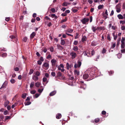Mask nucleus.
Returning a JSON list of instances; mask_svg holds the SVG:
<instances>
[{
	"label": "nucleus",
	"instance_id": "obj_1",
	"mask_svg": "<svg viewBox=\"0 0 125 125\" xmlns=\"http://www.w3.org/2000/svg\"><path fill=\"white\" fill-rule=\"evenodd\" d=\"M49 67V64L47 62H44L42 65V68L45 70L47 69Z\"/></svg>",
	"mask_w": 125,
	"mask_h": 125
},
{
	"label": "nucleus",
	"instance_id": "obj_2",
	"mask_svg": "<svg viewBox=\"0 0 125 125\" xmlns=\"http://www.w3.org/2000/svg\"><path fill=\"white\" fill-rule=\"evenodd\" d=\"M70 54L71 55V58L72 59H74L77 56L76 53L73 51L70 52Z\"/></svg>",
	"mask_w": 125,
	"mask_h": 125
},
{
	"label": "nucleus",
	"instance_id": "obj_3",
	"mask_svg": "<svg viewBox=\"0 0 125 125\" xmlns=\"http://www.w3.org/2000/svg\"><path fill=\"white\" fill-rule=\"evenodd\" d=\"M81 62L79 61L77 62V64L75 63L74 65V67L75 68H76L78 67H80L81 65Z\"/></svg>",
	"mask_w": 125,
	"mask_h": 125
},
{
	"label": "nucleus",
	"instance_id": "obj_4",
	"mask_svg": "<svg viewBox=\"0 0 125 125\" xmlns=\"http://www.w3.org/2000/svg\"><path fill=\"white\" fill-rule=\"evenodd\" d=\"M10 38L12 40H11V41H13L15 42H17V38L14 36L11 35L10 36Z\"/></svg>",
	"mask_w": 125,
	"mask_h": 125
},
{
	"label": "nucleus",
	"instance_id": "obj_5",
	"mask_svg": "<svg viewBox=\"0 0 125 125\" xmlns=\"http://www.w3.org/2000/svg\"><path fill=\"white\" fill-rule=\"evenodd\" d=\"M89 20V19L88 18H84L81 20L82 23L83 24H85L86 22H87Z\"/></svg>",
	"mask_w": 125,
	"mask_h": 125
},
{
	"label": "nucleus",
	"instance_id": "obj_6",
	"mask_svg": "<svg viewBox=\"0 0 125 125\" xmlns=\"http://www.w3.org/2000/svg\"><path fill=\"white\" fill-rule=\"evenodd\" d=\"M62 77L63 79H64L65 77L62 75V73L60 72H59L57 73L56 77Z\"/></svg>",
	"mask_w": 125,
	"mask_h": 125
},
{
	"label": "nucleus",
	"instance_id": "obj_7",
	"mask_svg": "<svg viewBox=\"0 0 125 125\" xmlns=\"http://www.w3.org/2000/svg\"><path fill=\"white\" fill-rule=\"evenodd\" d=\"M66 66H67V70H69L70 68H72V67H73V65L72 64H71L70 65H69V63L68 62H67L66 64Z\"/></svg>",
	"mask_w": 125,
	"mask_h": 125
},
{
	"label": "nucleus",
	"instance_id": "obj_8",
	"mask_svg": "<svg viewBox=\"0 0 125 125\" xmlns=\"http://www.w3.org/2000/svg\"><path fill=\"white\" fill-rule=\"evenodd\" d=\"M36 35V33L35 32H33L30 35V39H32Z\"/></svg>",
	"mask_w": 125,
	"mask_h": 125
},
{
	"label": "nucleus",
	"instance_id": "obj_9",
	"mask_svg": "<svg viewBox=\"0 0 125 125\" xmlns=\"http://www.w3.org/2000/svg\"><path fill=\"white\" fill-rule=\"evenodd\" d=\"M92 30L94 32L98 30V27L92 26Z\"/></svg>",
	"mask_w": 125,
	"mask_h": 125
},
{
	"label": "nucleus",
	"instance_id": "obj_10",
	"mask_svg": "<svg viewBox=\"0 0 125 125\" xmlns=\"http://www.w3.org/2000/svg\"><path fill=\"white\" fill-rule=\"evenodd\" d=\"M51 62L52 63V65L54 66L55 65L56 61V60L54 59H52L51 60Z\"/></svg>",
	"mask_w": 125,
	"mask_h": 125
},
{
	"label": "nucleus",
	"instance_id": "obj_11",
	"mask_svg": "<svg viewBox=\"0 0 125 125\" xmlns=\"http://www.w3.org/2000/svg\"><path fill=\"white\" fill-rule=\"evenodd\" d=\"M7 83H8L7 81H5L2 84V86H1V87L0 88V89L2 88H3L5 87V86H6L7 85Z\"/></svg>",
	"mask_w": 125,
	"mask_h": 125
},
{
	"label": "nucleus",
	"instance_id": "obj_12",
	"mask_svg": "<svg viewBox=\"0 0 125 125\" xmlns=\"http://www.w3.org/2000/svg\"><path fill=\"white\" fill-rule=\"evenodd\" d=\"M42 81L43 83L46 82L45 84L44 85H45L46 84H47L48 82V81L47 80V78L45 77L43 78L42 79Z\"/></svg>",
	"mask_w": 125,
	"mask_h": 125
},
{
	"label": "nucleus",
	"instance_id": "obj_13",
	"mask_svg": "<svg viewBox=\"0 0 125 125\" xmlns=\"http://www.w3.org/2000/svg\"><path fill=\"white\" fill-rule=\"evenodd\" d=\"M89 77V76L88 74L85 73L83 75V77L84 79H86Z\"/></svg>",
	"mask_w": 125,
	"mask_h": 125
},
{
	"label": "nucleus",
	"instance_id": "obj_14",
	"mask_svg": "<svg viewBox=\"0 0 125 125\" xmlns=\"http://www.w3.org/2000/svg\"><path fill=\"white\" fill-rule=\"evenodd\" d=\"M98 44L96 41H93L91 43V45L93 46H95L97 45Z\"/></svg>",
	"mask_w": 125,
	"mask_h": 125
},
{
	"label": "nucleus",
	"instance_id": "obj_15",
	"mask_svg": "<svg viewBox=\"0 0 125 125\" xmlns=\"http://www.w3.org/2000/svg\"><path fill=\"white\" fill-rule=\"evenodd\" d=\"M87 39L86 37L85 36H84L82 37L81 39V41L82 42H83L85 41H86Z\"/></svg>",
	"mask_w": 125,
	"mask_h": 125
},
{
	"label": "nucleus",
	"instance_id": "obj_16",
	"mask_svg": "<svg viewBox=\"0 0 125 125\" xmlns=\"http://www.w3.org/2000/svg\"><path fill=\"white\" fill-rule=\"evenodd\" d=\"M49 16L51 17L52 18H54L56 19L57 18V17L54 14H50L49 15Z\"/></svg>",
	"mask_w": 125,
	"mask_h": 125
},
{
	"label": "nucleus",
	"instance_id": "obj_17",
	"mask_svg": "<svg viewBox=\"0 0 125 125\" xmlns=\"http://www.w3.org/2000/svg\"><path fill=\"white\" fill-rule=\"evenodd\" d=\"M0 54L1 56L2 57H5L7 55V54L6 53H1L0 52Z\"/></svg>",
	"mask_w": 125,
	"mask_h": 125
},
{
	"label": "nucleus",
	"instance_id": "obj_18",
	"mask_svg": "<svg viewBox=\"0 0 125 125\" xmlns=\"http://www.w3.org/2000/svg\"><path fill=\"white\" fill-rule=\"evenodd\" d=\"M9 102L8 100H6L4 104V106L5 107H7L9 103Z\"/></svg>",
	"mask_w": 125,
	"mask_h": 125
},
{
	"label": "nucleus",
	"instance_id": "obj_19",
	"mask_svg": "<svg viewBox=\"0 0 125 125\" xmlns=\"http://www.w3.org/2000/svg\"><path fill=\"white\" fill-rule=\"evenodd\" d=\"M57 46L58 49H60L61 50H62L63 49V47L60 45L58 44L57 45Z\"/></svg>",
	"mask_w": 125,
	"mask_h": 125
},
{
	"label": "nucleus",
	"instance_id": "obj_20",
	"mask_svg": "<svg viewBox=\"0 0 125 125\" xmlns=\"http://www.w3.org/2000/svg\"><path fill=\"white\" fill-rule=\"evenodd\" d=\"M117 17L119 19H123L124 18L123 17L122 15L119 14L117 15Z\"/></svg>",
	"mask_w": 125,
	"mask_h": 125
},
{
	"label": "nucleus",
	"instance_id": "obj_21",
	"mask_svg": "<svg viewBox=\"0 0 125 125\" xmlns=\"http://www.w3.org/2000/svg\"><path fill=\"white\" fill-rule=\"evenodd\" d=\"M61 44L62 45H64L65 44V42L64 40L62 39V37H61Z\"/></svg>",
	"mask_w": 125,
	"mask_h": 125
},
{
	"label": "nucleus",
	"instance_id": "obj_22",
	"mask_svg": "<svg viewBox=\"0 0 125 125\" xmlns=\"http://www.w3.org/2000/svg\"><path fill=\"white\" fill-rule=\"evenodd\" d=\"M62 116L61 114H58L56 115V118L57 119H59Z\"/></svg>",
	"mask_w": 125,
	"mask_h": 125
},
{
	"label": "nucleus",
	"instance_id": "obj_23",
	"mask_svg": "<svg viewBox=\"0 0 125 125\" xmlns=\"http://www.w3.org/2000/svg\"><path fill=\"white\" fill-rule=\"evenodd\" d=\"M117 8H116V12H118L119 13L121 11V10L119 8L120 7H119L118 6V4L117 6Z\"/></svg>",
	"mask_w": 125,
	"mask_h": 125
},
{
	"label": "nucleus",
	"instance_id": "obj_24",
	"mask_svg": "<svg viewBox=\"0 0 125 125\" xmlns=\"http://www.w3.org/2000/svg\"><path fill=\"white\" fill-rule=\"evenodd\" d=\"M56 93V92L55 91H53L50 94V96H53Z\"/></svg>",
	"mask_w": 125,
	"mask_h": 125
},
{
	"label": "nucleus",
	"instance_id": "obj_25",
	"mask_svg": "<svg viewBox=\"0 0 125 125\" xmlns=\"http://www.w3.org/2000/svg\"><path fill=\"white\" fill-rule=\"evenodd\" d=\"M73 50L75 51H77L78 49V47L77 46H74L73 48Z\"/></svg>",
	"mask_w": 125,
	"mask_h": 125
},
{
	"label": "nucleus",
	"instance_id": "obj_26",
	"mask_svg": "<svg viewBox=\"0 0 125 125\" xmlns=\"http://www.w3.org/2000/svg\"><path fill=\"white\" fill-rule=\"evenodd\" d=\"M84 56H87L88 57L89 56L90 54L88 52L86 51L84 52H83Z\"/></svg>",
	"mask_w": 125,
	"mask_h": 125
},
{
	"label": "nucleus",
	"instance_id": "obj_27",
	"mask_svg": "<svg viewBox=\"0 0 125 125\" xmlns=\"http://www.w3.org/2000/svg\"><path fill=\"white\" fill-rule=\"evenodd\" d=\"M73 30L72 29H67V31H66V32H69V33H72L73 31Z\"/></svg>",
	"mask_w": 125,
	"mask_h": 125
},
{
	"label": "nucleus",
	"instance_id": "obj_28",
	"mask_svg": "<svg viewBox=\"0 0 125 125\" xmlns=\"http://www.w3.org/2000/svg\"><path fill=\"white\" fill-rule=\"evenodd\" d=\"M98 30H105V28L104 27L100 26V27H98Z\"/></svg>",
	"mask_w": 125,
	"mask_h": 125
},
{
	"label": "nucleus",
	"instance_id": "obj_29",
	"mask_svg": "<svg viewBox=\"0 0 125 125\" xmlns=\"http://www.w3.org/2000/svg\"><path fill=\"white\" fill-rule=\"evenodd\" d=\"M74 73H75V74L77 76L79 75V71H78L76 70H75L74 71Z\"/></svg>",
	"mask_w": 125,
	"mask_h": 125
},
{
	"label": "nucleus",
	"instance_id": "obj_30",
	"mask_svg": "<svg viewBox=\"0 0 125 125\" xmlns=\"http://www.w3.org/2000/svg\"><path fill=\"white\" fill-rule=\"evenodd\" d=\"M125 43H121V49H123L125 48Z\"/></svg>",
	"mask_w": 125,
	"mask_h": 125
},
{
	"label": "nucleus",
	"instance_id": "obj_31",
	"mask_svg": "<svg viewBox=\"0 0 125 125\" xmlns=\"http://www.w3.org/2000/svg\"><path fill=\"white\" fill-rule=\"evenodd\" d=\"M80 88L85 89L86 88V85L84 84H82Z\"/></svg>",
	"mask_w": 125,
	"mask_h": 125
},
{
	"label": "nucleus",
	"instance_id": "obj_32",
	"mask_svg": "<svg viewBox=\"0 0 125 125\" xmlns=\"http://www.w3.org/2000/svg\"><path fill=\"white\" fill-rule=\"evenodd\" d=\"M104 7V6L103 5H100L98 6V9L99 10L103 8Z\"/></svg>",
	"mask_w": 125,
	"mask_h": 125
},
{
	"label": "nucleus",
	"instance_id": "obj_33",
	"mask_svg": "<svg viewBox=\"0 0 125 125\" xmlns=\"http://www.w3.org/2000/svg\"><path fill=\"white\" fill-rule=\"evenodd\" d=\"M33 79L34 80H38V77L35 76L34 75L33 77Z\"/></svg>",
	"mask_w": 125,
	"mask_h": 125
},
{
	"label": "nucleus",
	"instance_id": "obj_34",
	"mask_svg": "<svg viewBox=\"0 0 125 125\" xmlns=\"http://www.w3.org/2000/svg\"><path fill=\"white\" fill-rule=\"evenodd\" d=\"M40 83L39 82L36 83L35 84V85L36 86L38 87L40 86Z\"/></svg>",
	"mask_w": 125,
	"mask_h": 125
},
{
	"label": "nucleus",
	"instance_id": "obj_35",
	"mask_svg": "<svg viewBox=\"0 0 125 125\" xmlns=\"http://www.w3.org/2000/svg\"><path fill=\"white\" fill-rule=\"evenodd\" d=\"M34 72V70L32 69H31L30 70V72L29 73V75H31V74L32 73Z\"/></svg>",
	"mask_w": 125,
	"mask_h": 125
},
{
	"label": "nucleus",
	"instance_id": "obj_36",
	"mask_svg": "<svg viewBox=\"0 0 125 125\" xmlns=\"http://www.w3.org/2000/svg\"><path fill=\"white\" fill-rule=\"evenodd\" d=\"M5 121H6L8 119H10L11 118V117L10 116H5Z\"/></svg>",
	"mask_w": 125,
	"mask_h": 125
},
{
	"label": "nucleus",
	"instance_id": "obj_37",
	"mask_svg": "<svg viewBox=\"0 0 125 125\" xmlns=\"http://www.w3.org/2000/svg\"><path fill=\"white\" fill-rule=\"evenodd\" d=\"M24 103L25 105H28L31 104V102L28 101L26 102H25Z\"/></svg>",
	"mask_w": 125,
	"mask_h": 125
},
{
	"label": "nucleus",
	"instance_id": "obj_38",
	"mask_svg": "<svg viewBox=\"0 0 125 125\" xmlns=\"http://www.w3.org/2000/svg\"><path fill=\"white\" fill-rule=\"evenodd\" d=\"M103 15H108V14L107 13V10H105V12L104 13V12H103Z\"/></svg>",
	"mask_w": 125,
	"mask_h": 125
},
{
	"label": "nucleus",
	"instance_id": "obj_39",
	"mask_svg": "<svg viewBox=\"0 0 125 125\" xmlns=\"http://www.w3.org/2000/svg\"><path fill=\"white\" fill-rule=\"evenodd\" d=\"M34 82H32L31 83L30 87L31 88L33 87L34 85Z\"/></svg>",
	"mask_w": 125,
	"mask_h": 125
},
{
	"label": "nucleus",
	"instance_id": "obj_40",
	"mask_svg": "<svg viewBox=\"0 0 125 125\" xmlns=\"http://www.w3.org/2000/svg\"><path fill=\"white\" fill-rule=\"evenodd\" d=\"M74 8H73L72 9V10L73 12L74 13L78 11V10L76 9H75Z\"/></svg>",
	"mask_w": 125,
	"mask_h": 125
},
{
	"label": "nucleus",
	"instance_id": "obj_41",
	"mask_svg": "<svg viewBox=\"0 0 125 125\" xmlns=\"http://www.w3.org/2000/svg\"><path fill=\"white\" fill-rule=\"evenodd\" d=\"M40 73L38 71H37L36 72L35 75L37 76H40Z\"/></svg>",
	"mask_w": 125,
	"mask_h": 125
},
{
	"label": "nucleus",
	"instance_id": "obj_42",
	"mask_svg": "<svg viewBox=\"0 0 125 125\" xmlns=\"http://www.w3.org/2000/svg\"><path fill=\"white\" fill-rule=\"evenodd\" d=\"M4 116L3 115L0 114V118L2 120V121H3V119L4 118Z\"/></svg>",
	"mask_w": 125,
	"mask_h": 125
},
{
	"label": "nucleus",
	"instance_id": "obj_43",
	"mask_svg": "<svg viewBox=\"0 0 125 125\" xmlns=\"http://www.w3.org/2000/svg\"><path fill=\"white\" fill-rule=\"evenodd\" d=\"M106 50L104 48L103 49L102 53H104L106 52Z\"/></svg>",
	"mask_w": 125,
	"mask_h": 125
},
{
	"label": "nucleus",
	"instance_id": "obj_44",
	"mask_svg": "<svg viewBox=\"0 0 125 125\" xmlns=\"http://www.w3.org/2000/svg\"><path fill=\"white\" fill-rule=\"evenodd\" d=\"M26 96V93H24L23 94L22 96V97L23 98H25Z\"/></svg>",
	"mask_w": 125,
	"mask_h": 125
},
{
	"label": "nucleus",
	"instance_id": "obj_45",
	"mask_svg": "<svg viewBox=\"0 0 125 125\" xmlns=\"http://www.w3.org/2000/svg\"><path fill=\"white\" fill-rule=\"evenodd\" d=\"M78 43V41H74V42L73 43V44L75 45H77Z\"/></svg>",
	"mask_w": 125,
	"mask_h": 125
},
{
	"label": "nucleus",
	"instance_id": "obj_46",
	"mask_svg": "<svg viewBox=\"0 0 125 125\" xmlns=\"http://www.w3.org/2000/svg\"><path fill=\"white\" fill-rule=\"evenodd\" d=\"M100 119L99 118H96L95 120V122L96 123H97L99 121Z\"/></svg>",
	"mask_w": 125,
	"mask_h": 125
},
{
	"label": "nucleus",
	"instance_id": "obj_47",
	"mask_svg": "<svg viewBox=\"0 0 125 125\" xmlns=\"http://www.w3.org/2000/svg\"><path fill=\"white\" fill-rule=\"evenodd\" d=\"M120 24H122L123 25L125 24V21H120Z\"/></svg>",
	"mask_w": 125,
	"mask_h": 125
},
{
	"label": "nucleus",
	"instance_id": "obj_48",
	"mask_svg": "<svg viewBox=\"0 0 125 125\" xmlns=\"http://www.w3.org/2000/svg\"><path fill=\"white\" fill-rule=\"evenodd\" d=\"M113 35L114 36V39L115 40H116V39H117V35H116V36H115L114 33H113Z\"/></svg>",
	"mask_w": 125,
	"mask_h": 125
},
{
	"label": "nucleus",
	"instance_id": "obj_49",
	"mask_svg": "<svg viewBox=\"0 0 125 125\" xmlns=\"http://www.w3.org/2000/svg\"><path fill=\"white\" fill-rule=\"evenodd\" d=\"M10 82L11 83H14L15 82V81L14 79H11L10 81Z\"/></svg>",
	"mask_w": 125,
	"mask_h": 125
},
{
	"label": "nucleus",
	"instance_id": "obj_50",
	"mask_svg": "<svg viewBox=\"0 0 125 125\" xmlns=\"http://www.w3.org/2000/svg\"><path fill=\"white\" fill-rule=\"evenodd\" d=\"M51 10L53 13H55V10L54 8H51Z\"/></svg>",
	"mask_w": 125,
	"mask_h": 125
},
{
	"label": "nucleus",
	"instance_id": "obj_51",
	"mask_svg": "<svg viewBox=\"0 0 125 125\" xmlns=\"http://www.w3.org/2000/svg\"><path fill=\"white\" fill-rule=\"evenodd\" d=\"M36 92V91L35 90H33L31 91V93L32 94H34Z\"/></svg>",
	"mask_w": 125,
	"mask_h": 125
},
{
	"label": "nucleus",
	"instance_id": "obj_52",
	"mask_svg": "<svg viewBox=\"0 0 125 125\" xmlns=\"http://www.w3.org/2000/svg\"><path fill=\"white\" fill-rule=\"evenodd\" d=\"M51 74L52 75L53 77L55 76L56 75L55 73L54 72H51Z\"/></svg>",
	"mask_w": 125,
	"mask_h": 125
},
{
	"label": "nucleus",
	"instance_id": "obj_53",
	"mask_svg": "<svg viewBox=\"0 0 125 125\" xmlns=\"http://www.w3.org/2000/svg\"><path fill=\"white\" fill-rule=\"evenodd\" d=\"M79 35V34L78 33H76V36L75 37V39H77L78 38V36Z\"/></svg>",
	"mask_w": 125,
	"mask_h": 125
},
{
	"label": "nucleus",
	"instance_id": "obj_54",
	"mask_svg": "<svg viewBox=\"0 0 125 125\" xmlns=\"http://www.w3.org/2000/svg\"><path fill=\"white\" fill-rule=\"evenodd\" d=\"M67 18L66 17L65 18V19L63 20H61V23H62L63 22H64L66 21H67Z\"/></svg>",
	"mask_w": 125,
	"mask_h": 125
},
{
	"label": "nucleus",
	"instance_id": "obj_55",
	"mask_svg": "<svg viewBox=\"0 0 125 125\" xmlns=\"http://www.w3.org/2000/svg\"><path fill=\"white\" fill-rule=\"evenodd\" d=\"M114 72L113 71H110L109 72V75H111L112 74L114 73Z\"/></svg>",
	"mask_w": 125,
	"mask_h": 125
},
{
	"label": "nucleus",
	"instance_id": "obj_56",
	"mask_svg": "<svg viewBox=\"0 0 125 125\" xmlns=\"http://www.w3.org/2000/svg\"><path fill=\"white\" fill-rule=\"evenodd\" d=\"M8 112L7 110H5L4 111V114L5 115H6L8 114Z\"/></svg>",
	"mask_w": 125,
	"mask_h": 125
},
{
	"label": "nucleus",
	"instance_id": "obj_57",
	"mask_svg": "<svg viewBox=\"0 0 125 125\" xmlns=\"http://www.w3.org/2000/svg\"><path fill=\"white\" fill-rule=\"evenodd\" d=\"M43 89L42 88V89H39L38 90V91L40 93H41L43 90Z\"/></svg>",
	"mask_w": 125,
	"mask_h": 125
},
{
	"label": "nucleus",
	"instance_id": "obj_58",
	"mask_svg": "<svg viewBox=\"0 0 125 125\" xmlns=\"http://www.w3.org/2000/svg\"><path fill=\"white\" fill-rule=\"evenodd\" d=\"M107 39L109 41H110L111 40V39L110 38V36L109 34H108L107 35Z\"/></svg>",
	"mask_w": 125,
	"mask_h": 125
},
{
	"label": "nucleus",
	"instance_id": "obj_59",
	"mask_svg": "<svg viewBox=\"0 0 125 125\" xmlns=\"http://www.w3.org/2000/svg\"><path fill=\"white\" fill-rule=\"evenodd\" d=\"M62 5L63 6H67V2H64L62 4Z\"/></svg>",
	"mask_w": 125,
	"mask_h": 125
},
{
	"label": "nucleus",
	"instance_id": "obj_60",
	"mask_svg": "<svg viewBox=\"0 0 125 125\" xmlns=\"http://www.w3.org/2000/svg\"><path fill=\"white\" fill-rule=\"evenodd\" d=\"M0 50L1 51H6L7 50L6 49L4 48H3L2 49H0Z\"/></svg>",
	"mask_w": 125,
	"mask_h": 125
},
{
	"label": "nucleus",
	"instance_id": "obj_61",
	"mask_svg": "<svg viewBox=\"0 0 125 125\" xmlns=\"http://www.w3.org/2000/svg\"><path fill=\"white\" fill-rule=\"evenodd\" d=\"M40 95V94L37 93L35 95V97L36 98H38Z\"/></svg>",
	"mask_w": 125,
	"mask_h": 125
},
{
	"label": "nucleus",
	"instance_id": "obj_62",
	"mask_svg": "<svg viewBox=\"0 0 125 125\" xmlns=\"http://www.w3.org/2000/svg\"><path fill=\"white\" fill-rule=\"evenodd\" d=\"M121 52L122 53H125V48L121 50Z\"/></svg>",
	"mask_w": 125,
	"mask_h": 125
},
{
	"label": "nucleus",
	"instance_id": "obj_63",
	"mask_svg": "<svg viewBox=\"0 0 125 125\" xmlns=\"http://www.w3.org/2000/svg\"><path fill=\"white\" fill-rule=\"evenodd\" d=\"M125 41V39L123 37H122V39L121 41V43H124V41Z\"/></svg>",
	"mask_w": 125,
	"mask_h": 125
},
{
	"label": "nucleus",
	"instance_id": "obj_64",
	"mask_svg": "<svg viewBox=\"0 0 125 125\" xmlns=\"http://www.w3.org/2000/svg\"><path fill=\"white\" fill-rule=\"evenodd\" d=\"M14 70L16 71H18L19 70V69L18 67H16L14 68Z\"/></svg>",
	"mask_w": 125,
	"mask_h": 125
}]
</instances>
